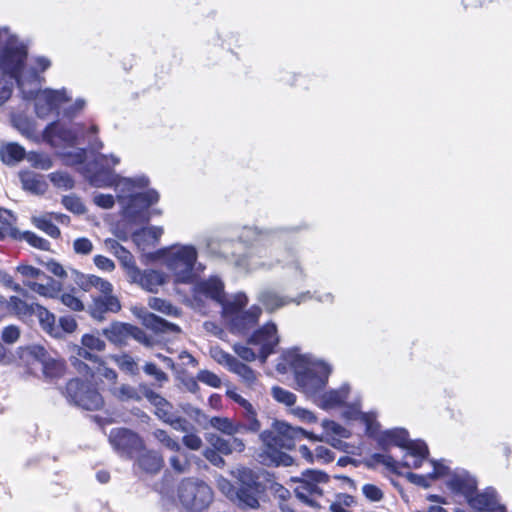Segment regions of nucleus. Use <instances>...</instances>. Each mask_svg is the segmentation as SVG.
<instances>
[{
	"instance_id": "nucleus-1",
	"label": "nucleus",
	"mask_w": 512,
	"mask_h": 512,
	"mask_svg": "<svg viewBox=\"0 0 512 512\" xmlns=\"http://www.w3.org/2000/svg\"><path fill=\"white\" fill-rule=\"evenodd\" d=\"M27 46L7 27H0V71L15 79L23 99L35 100V112L45 118L60 105L71 100L67 89L40 90V76L26 69Z\"/></svg>"
},
{
	"instance_id": "nucleus-2",
	"label": "nucleus",
	"mask_w": 512,
	"mask_h": 512,
	"mask_svg": "<svg viewBox=\"0 0 512 512\" xmlns=\"http://www.w3.org/2000/svg\"><path fill=\"white\" fill-rule=\"evenodd\" d=\"M120 163L119 157L111 154L98 153L92 161L87 162L81 173L94 187L105 188L116 185L121 192L129 195H118L119 202L124 206L126 218L135 222H148L151 214H160V211L149 208L159 201V193L154 189L144 192H135L137 188H145L149 185V179L145 175L120 178L113 167Z\"/></svg>"
},
{
	"instance_id": "nucleus-3",
	"label": "nucleus",
	"mask_w": 512,
	"mask_h": 512,
	"mask_svg": "<svg viewBox=\"0 0 512 512\" xmlns=\"http://www.w3.org/2000/svg\"><path fill=\"white\" fill-rule=\"evenodd\" d=\"M307 226L261 230L257 227H244L239 235L242 243L249 246L245 254L233 255L232 263L241 272L271 270L277 265L291 267L304 275L300 262L291 250H279L280 235L284 232H298Z\"/></svg>"
},
{
	"instance_id": "nucleus-4",
	"label": "nucleus",
	"mask_w": 512,
	"mask_h": 512,
	"mask_svg": "<svg viewBox=\"0 0 512 512\" xmlns=\"http://www.w3.org/2000/svg\"><path fill=\"white\" fill-rule=\"evenodd\" d=\"M273 427L274 431L264 437L265 447L258 454L259 462L263 465L290 466L293 463V458L281 449L291 450L297 442L304 438L318 439L306 430L284 421H276Z\"/></svg>"
},
{
	"instance_id": "nucleus-5",
	"label": "nucleus",
	"mask_w": 512,
	"mask_h": 512,
	"mask_svg": "<svg viewBox=\"0 0 512 512\" xmlns=\"http://www.w3.org/2000/svg\"><path fill=\"white\" fill-rule=\"evenodd\" d=\"M158 254L175 284L195 283L204 269L198 262V251L193 245L174 244Z\"/></svg>"
},
{
	"instance_id": "nucleus-6",
	"label": "nucleus",
	"mask_w": 512,
	"mask_h": 512,
	"mask_svg": "<svg viewBox=\"0 0 512 512\" xmlns=\"http://www.w3.org/2000/svg\"><path fill=\"white\" fill-rule=\"evenodd\" d=\"M287 360L294 371L298 389L307 397L316 398L326 387L331 373L329 364L310 355L289 353Z\"/></svg>"
},
{
	"instance_id": "nucleus-7",
	"label": "nucleus",
	"mask_w": 512,
	"mask_h": 512,
	"mask_svg": "<svg viewBox=\"0 0 512 512\" xmlns=\"http://www.w3.org/2000/svg\"><path fill=\"white\" fill-rule=\"evenodd\" d=\"M378 446L384 451L389 452L391 446H396L405 450L401 464L405 468L418 469L428 458L429 450L424 441L410 440L409 433L404 428H394L379 433L376 437Z\"/></svg>"
},
{
	"instance_id": "nucleus-8",
	"label": "nucleus",
	"mask_w": 512,
	"mask_h": 512,
	"mask_svg": "<svg viewBox=\"0 0 512 512\" xmlns=\"http://www.w3.org/2000/svg\"><path fill=\"white\" fill-rule=\"evenodd\" d=\"M248 343L259 347L258 354L253 349L242 344H235L234 352L245 361H253L257 357L262 363L275 353V348L279 343V336L275 323L269 322L256 330L248 339Z\"/></svg>"
},
{
	"instance_id": "nucleus-9",
	"label": "nucleus",
	"mask_w": 512,
	"mask_h": 512,
	"mask_svg": "<svg viewBox=\"0 0 512 512\" xmlns=\"http://www.w3.org/2000/svg\"><path fill=\"white\" fill-rule=\"evenodd\" d=\"M177 497L182 507L187 511L200 512L212 503L213 492L204 481L196 478H186L178 485Z\"/></svg>"
},
{
	"instance_id": "nucleus-10",
	"label": "nucleus",
	"mask_w": 512,
	"mask_h": 512,
	"mask_svg": "<svg viewBox=\"0 0 512 512\" xmlns=\"http://www.w3.org/2000/svg\"><path fill=\"white\" fill-rule=\"evenodd\" d=\"M66 399L84 410H99L104 405L101 394L91 380L71 379L66 385Z\"/></svg>"
},
{
	"instance_id": "nucleus-11",
	"label": "nucleus",
	"mask_w": 512,
	"mask_h": 512,
	"mask_svg": "<svg viewBox=\"0 0 512 512\" xmlns=\"http://www.w3.org/2000/svg\"><path fill=\"white\" fill-rule=\"evenodd\" d=\"M328 476L319 470L307 469L301 474V478L297 480L298 485L295 487V494L305 504L311 507H320L318 502L322 497V489L319 484L326 483Z\"/></svg>"
},
{
	"instance_id": "nucleus-12",
	"label": "nucleus",
	"mask_w": 512,
	"mask_h": 512,
	"mask_svg": "<svg viewBox=\"0 0 512 512\" xmlns=\"http://www.w3.org/2000/svg\"><path fill=\"white\" fill-rule=\"evenodd\" d=\"M84 137V125L77 123L67 126L59 121L47 125L43 132L44 140L53 147L75 146Z\"/></svg>"
},
{
	"instance_id": "nucleus-13",
	"label": "nucleus",
	"mask_w": 512,
	"mask_h": 512,
	"mask_svg": "<svg viewBox=\"0 0 512 512\" xmlns=\"http://www.w3.org/2000/svg\"><path fill=\"white\" fill-rule=\"evenodd\" d=\"M109 442L114 450L123 458L134 459L144 451L143 439L127 428H114L110 431Z\"/></svg>"
},
{
	"instance_id": "nucleus-14",
	"label": "nucleus",
	"mask_w": 512,
	"mask_h": 512,
	"mask_svg": "<svg viewBox=\"0 0 512 512\" xmlns=\"http://www.w3.org/2000/svg\"><path fill=\"white\" fill-rule=\"evenodd\" d=\"M29 354L41 364L45 378L53 380L63 376L65 365L56 353H50L43 346L33 345L29 348Z\"/></svg>"
},
{
	"instance_id": "nucleus-15",
	"label": "nucleus",
	"mask_w": 512,
	"mask_h": 512,
	"mask_svg": "<svg viewBox=\"0 0 512 512\" xmlns=\"http://www.w3.org/2000/svg\"><path fill=\"white\" fill-rule=\"evenodd\" d=\"M131 283L139 285L142 289L156 293L160 286L165 283V276L161 271L154 269L140 270L136 268V273L128 277Z\"/></svg>"
},
{
	"instance_id": "nucleus-16",
	"label": "nucleus",
	"mask_w": 512,
	"mask_h": 512,
	"mask_svg": "<svg viewBox=\"0 0 512 512\" xmlns=\"http://www.w3.org/2000/svg\"><path fill=\"white\" fill-rule=\"evenodd\" d=\"M469 505L478 511L505 512L503 505L499 504L497 493L493 488H487L482 493L471 495L468 498Z\"/></svg>"
},
{
	"instance_id": "nucleus-17",
	"label": "nucleus",
	"mask_w": 512,
	"mask_h": 512,
	"mask_svg": "<svg viewBox=\"0 0 512 512\" xmlns=\"http://www.w3.org/2000/svg\"><path fill=\"white\" fill-rule=\"evenodd\" d=\"M194 291L195 294L203 295L206 298L215 301L220 306L226 295L224 291V283L217 276H212L206 280L198 282L195 285Z\"/></svg>"
},
{
	"instance_id": "nucleus-18",
	"label": "nucleus",
	"mask_w": 512,
	"mask_h": 512,
	"mask_svg": "<svg viewBox=\"0 0 512 512\" xmlns=\"http://www.w3.org/2000/svg\"><path fill=\"white\" fill-rule=\"evenodd\" d=\"M349 391L350 386L348 384H343L338 389H331L326 392L322 391L314 401L322 409H333L340 407L345 403L348 398Z\"/></svg>"
},
{
	"instance_id": "nucleus-19",
	"label": "nucleus",
	"mask_w": 512,
	"mask_h": 512,
	"mask_svg": "<svg viewBox=\"0 0 512 512\" xmlns=\"http://www.w3.org/2000/svg\"><path fill=\"white\" fill-rule=\"evenodd\" d=\"M447 485L454 493L463 495L467 500L477 488L476 480L466 471L453 473Z\"/></svg>"
},
{
	"instance_id": "nucleus-20",
	"label": "nucleus",
	"mask_w": 512,
	"mask_h": 512,
	"mask_svg": "<svg viewBox=\"0 0 512 512\" xmlns=\"http://www.w3.org/2000/svg\"><path fill=\"white\" fill-rule=\"evenodd\" d=\"M430 465L432 466V471L427 473L426 475L408 472L405 474V477L409 482L413 484H416L424 488H428L431 484V481L448 475L449 473V467L446 466L443 461L431 460Z\"/></svg>"
},
{
	"instance_id": "nucleus-21",
	"label": "nucleus",
	"mask_w": 512,
	"mask_h": 512,
	"mask_svg": "<svg viewBox=\"0 0 512 512\" xmlns=\"http://www.w3.org/2000/svg\"><path fill=\"white\" fill-rule=\"evenodd\" d=\"M261 313L260 307L252 306L247 311H241L230 316L232 331L238 333L246 332L257 323Z\"/></svg>"
},
{
	"instance_id": "nucleus-22",
	"label": "nucleus",
	"mask_w": 512,
	"mask_h": 512,
	"mask_svg": "<svg viewBox=\"0 0 512 512\" xmlns=\"http://www.w3.org/2000/svg\"><path fill=\"white\" fill-rule=\"evenodd\" d=\"M121 308L119 300L109 294H103L94 299L91 307V315L97 320H102L106 312H118Z\"/></svg>"
},
{
	"instance_id": "nucleus-23",
	"label": "nucleus",
	"mask_w": 512,
	"mask_h": 512,
	"mask_svg": "<svg viewBox=\"0 0 512 512\" xmlns=\"http://www.w3.org/2000/svg\"><path fill=\"white\" fill-rule=\"evenodd\" d=\"M210 424L213 428L219 430L220 432L228 435L234 436L236 434H241L247 431H250L248 427V420H245L244 423L232 421L226 417H213L210 420Z\"/></svg>"
},
{
	"instance_id": "nucleus-24",
	"label": "nucleus",
	"mask_w": 512,
	"mask_h": 512,
	"mask_svg": "<svg viewBox=\"0 0 512 512\" xmlns=\"http://www.w3.org/2000/svg\"><path fill=\"white\" fill-rule=\"evenodd\" d=\"M143 394L146 399L155 407V414L159 419L165 422L172 414V405L160 394L150 388L143 386Z\"/></svg>"
},
{
	"instance_id": "nucleus-25",
	"label": "nucleus",
	"mask_w": 512,
	"mask_h": 512,
	"mask_svg": "<svg viewBox=\"0 0 512 512\" xmlns=\"http://www.w3.org/2000/svg\"><path fill=\"white\" fill-rule=\"evenodd\" d=\"M137 465L147 473H157L163 466V458L162 456L154 451V450H146L144 447V451H142L138 456H136Z\"/></svg>"
},
{
	"instance_id": "nucleus-26",
	"label": "nucleus",
	"mask_w": 512,
	"mask_h": 512,
	"mask_svg": "<svg viewBox=\"0 0 512 512\" xmlns=\"http://www.w3.org/2000/svg\"><path fill=\"white\" fill-rule=\"evenodd\" d=\"M19 177L24 190L37 195L46 192L48 185L43 175L32 171H24L19 174Z\"/></svg>"
},
{
	"instance_id": "nucleus-27",
	"label": "nucleus",
	"mask_w": 512,
	"mask_h": 512,
	"mask_svg": "<svg viewBox=\"0 0 512 512\" xmlns=\"http://www.w3.org/2000/svg\"><path fill=\"white\" fill-rule=\"evenodd\" d=\"M41 280H46V283H38L34 281H26L24 285L33 292L49 298H55L61 291V283L53 278L45 275Z\"/></svg>"
},
{
	"instance_id": "nucleus-28",
	"label": "nucleus",
	"mask_w": 512,
	"mask_h": 512,
	"mask_svg": "<svg viewBox=\"0 0 512 512\" xmlns=\"http://www.w3.org/2000/svg\"><path fill=\"white\" fill-rule=\"evenodd\" d=\"M163 228L160 226H148L135 231L132 234L133 242L138 246H155L163 234Z\"/></svg>"
},
{
	"instance_id": "nucleus-29",
	"label": "nucleus",
	"mask_w": 512,
	"mask_h": 512,
	"mask_svg": "<svg viewBox=\"0 0 512 512\" xmlns=\"http://www.w3.org/2000/svg\"><path fill=\"white\" fill-rule=\"evenodd\" d=\"M226 395L230 399L237 402L244 409L243 416L245 420H248V427L250 428V432H258L260 429V422L256 418V413L251 403L234 390H227Z\"/></svg>"
},
{
	"instance_id": "nucleus-30",
	"label": "nucleus",
	"mask_w": 512,
	"mask_h": 512,
	"mask_svg": "<svg viewBox=\"0 0 512 512\" xmlns=\"http://www.w3.org/2000/svg\"><path fill=\"white\" fill-rule=\"evenodd\" d=\"M35 309L34 315L37 316L42 329L53 337H61V331L56 324L55 315L39 304L36 305Z\"/></svg>"
},
{
	"instance_id": "nucleus-31",
	"label": "nucleus",
	"mask_w": 512,
	"mask_h": 512,
	"mask_svg": "<svg viewBox=\"0 0 512 512\" xmlns=\"http://www.w3.org/2000/svg\"><path fill=\"white\" fill-rule=\"evenodd\" d=\"M143 324L155 333H179L180 327L153 314L146 313L143 316Z\"/></svg>"
},
{
	"instance_id": "nucleus-32",
	"label": "nucleus",
	"mask_w": 512,
	"mask_h": 512,
	"mask_svg": "<svg viewBox=\"0 0 512 512\" xmlns=\"http://www.w3.org/2000/svg\"><path fill=\"white\" fill-rule=\"evenodd\" d=\"M366 464L370 468H374L377 465H383L388 471L397 475H403L400 468H405L401 461L395 460L391 455L385 453H374L366 461Z\"/></svg>"
},
{
	"instance_id": "nucleus-33",
	"label": "nucleus",
	"mask_w": 512,
	"mask_h": 512,
	"mask_svg": "<svg viewBox=\"0 0 512 512\" xmlns=\"http://www.w3.org/2000/svg\"><path fill=\"white\" fill-rule=\"evenodd\" d=\"M261 486L256 487H236L234 496L238 500L239 506L243 508H256L259 505L258 495Z\"/></svg>"
},
{
	"instance_id": "nucleus-34",
	"label": "nucleus",
	"mask_w": 512,
	"mask_h": 512,
	"mask_svg": "<svg viewBox=\"0 0 512 512\" xmlns=\"http://www.w3.org/2000/svg\"><path fill=\"white\" fill-rule=\"evenodd\" d=\"M131 326L130 324L116 322L103 329V334L112 343L122 344L130 337Z\"/></svg>"
},
{
	"instance_id": "nucleus-35",
	"label": "nucleus",
	"mask_w": 512,
	"mask_h": 512,
	"mask_svg": "<svg viewBox=\"0 0 512 512\" xmlns=\"http://www.w3.org/2000/svg\"><path fill=\"white\" fill-rule=\"evenodd\" d=\"M258 300L270 312L291 303L290 298L280 296L278 293L272 290L262 291L259 294Z\"/></svg>"
},
{
	"instance_id": "nucleus-36",
	"label": "nucleus",
	"mask_w": 512,
	"mask_h": 512,
	"mask_svg": "<svg viewBox=\"0 0 512 512\" xmlns=\"http://www.w3.org/2000/svg\"><path fill=\"white\" fill-rule=\"evenodd\" d=\"M248 303V298L244 293L235 294L232 299L224 298L221 304L222 313L225 317H230L245 307Z\"/></svg>"
},
{
	"instance_id": "nucleus-37",
	"label": "nucleus",
	"mask_w": 512,
	"mask_h": 512,
	"mask_svg": "<svg viewBox=\"0 0 512 512\" xmlns=\"http://www.w3.org/2000/svg\"><path fill=\"white\" fill-rule=\"evenodd\" d=\"M37 304H28L17 296H11L7 303V308L19 318H25L34 315Z\"/></svg>"
},
{
	"instance_id": "nucleus-38",
	"label": "nucleus",
	"mask_w": 512,
	"mask_h": 512,
	"mask_svg": "<svg viewBox=\"0 0 512 512\" xmlns=\"http://www.w3.org/2000/svg\"><path fill=\"white\" fill-rule=\"evenodd\" d=\"M0 156L4 163L13 165L25 156V150L17 143H9L0 149Z\"/></svg>"
},
{
	"instance_id": "nucleus-39",
	"label": "nucleus",
	"mask_w": 512,
	"mask_h": 512,
	"mask_svg": "<svg viewBox=\"0 0 512 512\" xmlns=\"http://www.w3.org/2000/svg\"><path fill=\"white\" fill-rule=\"evenodd\" d=\"M231 372L237 374L243 382L250 388H256L258 385V378L256 372L248 365L238 361L232 368Z\"/></svg>"
},
{
	"instance_id": "nucleus-40",
	"label": "nucleus",
	"mask_w": 512,
	"mask_h": 512,
	"mask_svg": "<svg viewBox=\"0 0 512 512\" xmlns=\"http://www.w3.org/2000/svg\"><path fill=\"white\" fill-rule=\"evenodd\" d=\"M50 215L33 217L32 222L36 228L46 233L51 238L57 239L61 232L59 228L52 222Z\"/></svg>"
},
{
	"instance_id": "nucleus-41",
	"label": "nucleus",
	"mask_w": 512,
	"mask_h": 512,
	"mask_svg": "<svg viewBox=\"0 0 512 512\" xmlns=\"http://www.w3.org/2000/svg\"><path fill=\"white\" fill-rule=\"evenodd\" d=\"M0 222L3 224L1 228L6 232L8 237L12 239H18L20 237V231L14 227L16 217L9 210L0 208Z\"/></svg>"
},
{
	"instance_id": "nucleus-42",
	"label": "nucleus",
	"mask_w": 512,
	"mask_h": 512,
	"mask_svg": "<svg viewBox=\"0 0 512 512\" xmlns=\"http://www.w3.org/2000/svg\"><path fill=\"white\" fill-rule=\"evenodd\" d=\"M236 477L238 479L237 487H256L261 486L258 481L256 474L249 468H239L236 471Z\"/></svg>"
},
{
	"instance_id": "nucleus-43",
	"label": "nucleus",
	"mask_w": 512,
	"mask_h": 512,
	"mask_svg": "<svg viewBox=\"0 0 512 512\" xmlns=\"http://www.w3.org/2000/svg\"><path fill=\"white\" fill-rule=\"evenodd\" d=\"M17 240H25L32 247L40 250L47 251L50 249L49 241L31 231L20 232V237Z\"/></svg>"
},
{
	"instance_id": "nucleus-44",
	"label": "nucleus",
	"mask_w": 512,
	"mask_h": 512,
	"mask_svg": "<svg viewBox=\"0 0 512 512\" xmlns=\"http://www.w3.org/2000/svg\"><path fill=\"white\" fill-rule=\"evenodd\" d=\"M119 260L121 266L125 270L126 276L129 277L132 273H136L137 265L133 255L125 247L115 255Z\"/></svg>"
},
{
	"instance_id": "nucleus-45",
	"label": "nucleus",
	"mask_w": 512,
	"mask_h": 512,
	"mask_svg": "<svg viewBox=\"0 0 512 512\" xmlns=\"http://www.w3.org/2000/svg\"><path fill=\"white\" fill-rule=\"evenodd\" d=\"M152 435L167 449L175 452H179L181 450L179 442L173 439L165 430L156 429L153 431Z\"/></svg>"
},
{
	"instance_id": "nucleus-46",
	"label": "nucleus",
	"mask_w": 512,
	"mask_h": 512,
	"mask_svg": "<svg viewBox=\"0 0 512 512\" xmlns=\"http://www.w3.org/2000/svg\"><path fill=\"white\" fill-rule=\"evenodd\" d=\"M49 179L57 188L70 190L74 187V180L67 172H53L49 174Z\"/></svg>"
},
{
	"instance_id": "nucleus-47",
	"label": "nucleus",
	"mask_w": 512,
	"mask_h": 512,
	"mask_svg": "<svg viewBox=\"0 0 512 512\" xmlns=\"http://www.w3.org/2000/svg\"><path fill=\"white\" fill-rule=\"evenodd\" d=\"M149 306L156 311L170 316H177L179 311L169 301L153 297L149 300Z\"/></svg>"
},
{
	"instance_id": "nucleus-48",
	"label": "nucleus",
	"mask_w": 512,
	"mask_h": 512,
	"mask_svg": "<svg viewBox=\"0 0 512 512\" xmlns=\"http://www.w3.org/2000/svg\"><path fill=\"white\" fill-rule=\"evenodd\" d=\"M212 358L221 365H225L230 371L239 361L233 355L223 351L219 348H214L211 350Z\"/></svg>"
},
{
	"instance_id": "nucleus-49",
	"label": "nucleus",
	"mask_w": 512,
	"mask_h": 512,
	"mask_svg": "<svg viewBox=\"0 0 512 512\" xmlns=\"http://www.w3.org/2000/svg\"><path fill=\"white\" fill-rule=\"evenodd\" d=\"M271 394L277 402L287 406H292L296 402V395L294 393L279 386H274Z\"/></svg>"
},
{
	"instance_id": "nucleus-50",
	"label": "nucleus",
	"mask_w": 512,
	"mask_h": 512,
	"mask_svg": "<svg viewBox=\"0 0 512 512\" xmlns=\"http://www.w3.org/2000/svg\"><path fill=\"white\" fill-rule=\"evenodd\" d=\"M63 206L74 214L81 215L85 213L86 209L81 199L76 195H66L62 198Z\"/></svg>"
},
{
	"instance_id": "nucleus-51",
	"label": "nucleus",
	"mask_w": 512,
	"mask_h": 512,
	"mask_svg": "<svg viewBox=\"0 0 512 512\" xmlns=\"http://www.w3.org/2000/svg\"><path fill=\"white\" fill-rule=\"evenodd\" d=\"M322 427L328 435L334 434L341 438H349L351 435L348 429L333 420H324L322 422Z\"/></svg>"
},
{
	"instance_id": "nucleus-52",
	"label": "nucleus",
	"mask_w": 512,
	"mask_h": 512,
	"mask_svg": "<svg viewBox=\"0 0 512 512\" xmlns=\"http://www.w3.org/2000/svg\"><path fill=\"white\" fill-rule=\"evenodd\" d=\"M81 343L85 348H88L91 351L101 352L105 349V342L96 335L93 334H85L82 336Z\"/></svg>"
},
{
	"instance_id": "nucleus-53",
	"label": "nucleus",
	"mask_w": 512,
	"mask_h": 512,
	"mask_svg": "<svg viewBox=\"0 0 512 512\" xmlns=\"http://www.w3.org/2000/svg\"><path fill=\"white\" fill-rule=\"evenodd\" d=\"M12 123L23 135L30 137L34 133V127L31 121L22 115H13Z\"/></svg>"
},
{
	"instance_id": "nucleus-54",
	"label": "nucleus",
	"mask_w": 512,
	"mask_h": 512,
	"mask_svg": "<svg viewBox=\"0 0 512 512\" xmlns=\"http://www.w3.org/2000/svg\"><path fill=\"white\" fill-rule=\"evenodd\" d=\"M114 394L121 401H127V400L139 401L141 399L137 390L134 387H132L130 385H126V384H123L119 388H117L115 390Z\"/></svg>"
},
{
	"instance_id": "nucleus-55",
	"label": "nucleus",
	"mask_w": 512,
	"mask_h": 512,
	"mask_svg": "<svg viewBox=\"0 0 512 512\" xmlns=\"http://www.w3.org/2000/svg\"><path fill=\"white\" fill-rule=\"evenodd\" d=\"M0 73L3 76H6V74ZM9 78L8 80H0V106H2L12 95L15 79L11 78L9 75H7Z\"/></svg>"
},
{
	"instance_id": "nucleus-56",
	"label": "nucleus",
	"mask_w": 512,
	"mask_h": 512,
	"mask_svg": "<svg viewBox=\"0 0 512 512\" xmlns=\"http://www.w3.org/2000/svg\"><path fill=\"white\" fill-rule=\"evenodd\" d=\"M143 371L150 376H153L155 381L158 383L159 386H162L163 383L168 381V375L160 370L155 364L153 363H146L143 367Z\"/></svg>"
},
{
	"instance_id": "nucleus-57",
	"label": "nucleus",
	"mask_w": 512,
	"mask_h": 512,
	"mask_svg": "<svg viewBox=\"0 0 512 512\" xmlns=\"http://www.w3.org/2000/svg\"><path fill=\"white\" fill-rule=\"evenodd\" d=\"M197 380L213 388H219L221 386V379L209 370L199 371Z\"/></svg>"
},
{
	"instance_id": "nucleus-58",
	"label": "nucleus",
	"mask_w": 512,
	"mask_h": 512,
	"mask_svg": "<svg viewBox=\"0 0 512 512\" xmlns=\"http://www.w3.org/2000/svg\"><path fill=\"white\" fill-rule=\"evenodd\" d=\"M28 159L34 167L42 170H48L53 165L52 160L47 155L40 153H31Z\"/></svg>"
},
{
	"instance_id": "nucleus-59",
	"label": "nucleus",
	"mask_w": 512,
	"mask_h": 512,
	"mask_svg": "<svg viewBox=\"0 0 512 512\" xmlns=\"http://www.w3.org/2000/svg\"><path fill=\"white\" fill-rule=\"evenodd\" d=\"M85 106H86L85 99L77 98L72 105L64 108L63 116L68 119H73V118L77 117L84 110Z\"/></svg>"
},
{
	"instance_id": "nucleus-60",
	"label": "nucleus",
	"mask_w": 512,
	"mask_h": 512,
	"mask_svg": "<svg viewBox=\"0 0 512 512\" xmlns=\"http://www.w3.org/2000/svg\"><path fill=\"white\" fill-rule=\"evenodd\" d=\"M165 423L169 424L173 429L181 432H188L191 427L188 420L174 413L165 421Z\"/></svg>"
},
{
	"instance_id": "nucleus-61",
	"label": "nucleus",
	"mask_w": 512,
	"mask_h": 512,
	"mask_svg": "<svg viewBox=\"0 0 512 512\" xmlns=\"http://www.w3.org/2000/svg\"><path fill=\"white\" fill-rule=\"evenodd\" d=\"M73 365H74L75 369L77 370V372L79 374L85 376L86 379H88V378L93 379L96 377V366L97 365L90 366L80 359H75L73 361Z\"/></svg>"
},
{
	"instance_id": "nucleus-62",
	"label": "nucleus",
	"mask_w": 512,
	"mask_h": 512,
	"mask_svg": "<svg viewBox=\"0 0 512 512\" xmlns=\"http://www.w3.org/2000/svg\"><path fill=\"white\" fill-rule=\"evenodd\" d=\"M210 444L223 455L232 454L229 439L220 436H212L210 438Z\"/></svg>"
},
{
	"instance_id": "nucleus-63",
	"label": "nucleus",
	"mask_w": 512,
	"mask_h": 512,
	"mask_svg": "<svg viewBox=\"0 0 512 512\" xmlns=\"http://www.w3.org/2000/svg\"><path fill=\"white\" fill-rule=\"evenodd\" d=\"M361 420L366 426V433L369 436H375L379 429V424L375 419V415L372 413H362Z\"/></svg>"
},
{
	"instance_id": "nucleus-64",
	"label": "nucleus",
	"mask_w": 512,
	"mask_h": 512,
	"mask_svg": "<svg viewBox=\"0 0 512 512\" xmlns=\"http://www.w3.org/2000/svg\"><path fill=\"white\" fill-rule=\"evenodd\" d=\"M362 492L364 496L372 502H378L383 498L382 490L373 484H365L362 487Z\"/></svg>"
}]
</instances>
